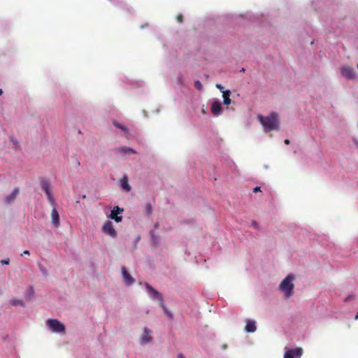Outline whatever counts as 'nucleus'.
<instances>
[{
    "label": "nucleus",
    "mask_w": 358,
    "mask_h": 358,
    "mask_svg": "<svg viewBox=\"0 0 358 358\" xmlns=\"http://www.w3.org/2000/svg\"><path fill=\"white\" fill-rule=\"evenodd\" d=\"M122 273L124 282L127 285H131L134 283L135 279L128 273L125 266L122 267Z\"/></svg>",
    "instance_id": "9b49d317"
},
{
    "label": "nucleus",
    "mask_w": 358,
    "mask_h": 358,
    "mask_svg": "<svg viewBox=\"0 0 358 358\" xmlns=\"http://www.w3.org/2000/svg\"><path fill=\"white\" fill-rule=\"evenodd\" d=\"M357 68H358V64H357Z\"/></svg>",
    "instance_id": "ea45409f"
},
{
    "label": "nucleus",
    "mask_w": 358,
    "mask_h": 358,
    "mask_svg": "<svg viewBox=\"0 0 358 358\" xmlns=\"http://www.w3.org/2000/svg\"><path fill=\"white\" fill-rule=\"evenodd\" d=\"M145 287L148 292V294L151 299L159 301L160 304L162 303V302H164L162 294L159 293L157 289L153 288L148 283L145 284Z\"/></svg>",
    "instance_id": "423d86ee"
},
{
    "label": "nucleus",
    "mask_w": 358,
    "mask_h": 358,
    "mask_svg": "<svg viewBox=\"0 0 358 358\" xmlns=\"http://www.w3.org/2000/svg\"><path fill=\"white\" fill-rule=\"evenodd\" d=\"M10 141L12 142L15 148L18 149L20 148V143H19L18 141L15 137L12 136L10 138Z\"/></svg>",
    "instance_id": "4be33fe9"
},
{
    "label": "nucleus",
    "mask_w": 358,
    "mask_h": 358,
    "mask_svg": "<svg viewBox=\"0 0 358 358\" xmlns=\"http://www.w3.org/2000/svg\"><path fill=\"white\" fill-rule=\"evenodd\" d=\"M123 212V208L116 206L111 210L110 214L108 216V217L113 220L116 222H120L122 220V214Z\"/></svg>",
    "instance_id": "0eeeda50"
},
{
    "label": "nucleus",
    "mask_w": 358,
    "mask_h": 358,
    "mask_svg": "<svg viewBox=\"0 0 358 358\" xmlns=\"http://www.w3.org/2000/svg\"><path fill=\"white\" fill-rule=\"evenodd\" d=\"M294 275L293 274L287 275L280 282V289L284 293L286 297H289L293 292Z\"/></svg>",
    "instance_id": "7ed1b4c3"
},
{
    "label": "nucleus",
    "mask_w": 358,
    "mask_h": 358,
    "mask_svg": "<svg viewBox=\"0 0 358 358\" xmlns=\"http://www.w3.org/2000/svg\"><path fill=\"white\" fill-rule=\"evenodd\" d=\"M150 236L154 244H157L158 243V237L155 236L154 231H150Z\"/></svg>",
    "instance_id": "5701e85b"
},
{
    "label": "nucleus",
    "mask_w": 358,
    "mask_h": 358,
    "mask_svg": "<svg viewBox=\"0 0 358 358\" xmlns=\"http://www.w3.org/2000/svg\"><path fill=\"white\" fill-rule=\"evenodd\" d=\"M260 191V187H255L254 189H253V192H257Z\"/></svg>",
    "instance_id": "2f4dec72"
},
{
    "label": "nucleus",
    "mask_w": 358,
    "mask_h": 358,
    "mask_svg": "<svg viewBox=\"0 0 358 358\" xmlns=\"http://www.w3.org/2000/svg\"><path fill=\"white\" fill-rule=\"evenodd\" d=\"M178 358H185L184 355L182 354H179L178 355Z\"/></svg>",
    "instance_id": "c9c22d12"
},
{
    "label": "nucleus",
    "mask_w": 358,
    "mask_h": 358,
    "mask_svg": "<svg viewBox=\"0 0 358 358\" xmlns=\"http://www.w3.org/2000/svg\"><path fill=\"white\" fill-rule=\"evenodd\" d=\"M40 185L42 189L45 192L48 200L51 205L52 209L51 212L52 224L55 228H58L60 225L59 215L57 210V203L51 192V187L50 181L45 178H40Z\"/></svg>",
    "instance_id": "f257e3e1"
},
{
    "label": "nucleus",
    "mask_w": 358,
    "mask_h": 358,
    "mask_svg": "<svg viewBox=\"0 0 358 358\" xmlns=\"http://www.w3.org/2000/svg\"><path fill=\"white\" fill-rule=\"evenodd\" d=\"M194 86L199 91H201L203 88L202 84L199 80H196L194 82Z\"/></svg>",
    "instance_id": "393cba45"
},
{
    "label": "nucleus",
    "mask_w": 358,
    "mask_h": 358,
    "mask_svg": "<svg viewBox=\"0 0 358 358\" xmlns=\"http://www.w3.org/2000/svg\"><path fill=\"white\" fill-rule=\"evenodd\" d=\"M113 125L116 128L121 129L125 134H128V129L124 125H123L117 122H114Z\"/></svg>",
    "instance_id": "a211bd4d"
},
{
    "label": "nucleus",
    "mask_w": 358,
    "mask_h": 358,
    "mask_svg": "<svg viewBox=\"0 0 358 358\" xmlns=\"http://www.w3.org/2000/svg\"><path fill=\"white\" fill-rule=\"evenodd\" d=\"M303 350L301 348L287 349L284 358H301Z\"/></svg>",
    "instance_id": "9d476101"
},
{
    "label": "nucleus",
    "mask_w": 358,
    "mask_h": 358,
    "mask_svg": "<svg viewBox=\"0 0 358 358\" xmlns=\"http://www.w3.org/2000/svg\"><path fill=\"white\" fill-rule=\"evenodd\" d=\"M46 324L55 333H61L65 330V326L57 319H48Z\"/></svg>",
    "instance_id": "39448f33"
},
{
    "label": "nucleus",
    "mask_w": 358,
    "mask_h": 358,
    "mask_svg": "<svg viewBox=\"0 0 358 358\" xmlns=\"http://www.w3.org/2000/svg\"><path fill=\"white\" fill-rule=\"evenodd\" d=\"M231 92L229 90L222 91L223 103L225 105H229L231 103V99L229 98Z\"/></svg>",
    "instance_id": "dca6fc26"
},
{
    "label": "nucleus",
    "mask_w": 358,
    "mask_h": 358,
    "mask_svg": "<svg viewBox=\"0 0 358 358\" xmlns=\"http://www.w3.org/2000/svg\"><path fill=\"white\" fill-rule=\"evenodd\" d=\"M38 267H39V270L41 272V273L47 277L48 275V270L46 269V268H45L43 266H42L41 264H38Z\"/></svg>",
    "instance_id": "aec40b11"
},
{
    "label": "nucleus",
    "mask_w": 358,
    "mask_h": 358,
    "mask_svg": "<svg viewBox=\"0 0 358 358\" xmlns=\"http://www.w3.org/2000/svg\"><path fill=\"white\" fill-rule=\"evenodd\" d=\"M153 341L152 331L148 327H144L143 332L138 338V343L141 345H148Z\"/></svg>",
    "instance_id": "20e7f679"
},
{
    "label": "nucleus",
    "mask_w": 358,
    "mask_h": 358,
    "mask_svg": "<svg viewBox=\"0 0 358 358\" xmlns=\"http://www.w3.org/2000/svg\"><path fill=\"white\" fill-rule=\"evenodd\" d=\"M129 149V147H126V146H122L120 148H119L117 149L118 152L122 153V154H126V153H128V150Z\"/></svg>",
    "instance_id": "b1692460"
},
{
    "label": "nucleus",
    "mask_w": 358,
    "mask_h": 358,
    "mask_svg": "<svg viewBox=\"0 0 358 358\" xmlns=\"http://www.w3.org/2000/svg\"><path fill=\"white\" fill-rule=\"evenodd\" d=\"M29 255V251L26 250L23 252V253L21 255Z\"/></svg>",
    "instance_id": "72a5a7b5"
},
{
    "label": "nucleus",
    "mask_w": 358,
    "mask_h": 358,
    "mask_svg": "<svg viewBox=\"0 0 358 358\" xmlns=\"http://www.w3.org/2000/svg\"><path fill=\"white\" fill-rule=\"evenodd\" d=\"M2 92H2V90H1V89H0V94H2Z\"/></svg>",
    "instance_id": "58836bf2"
},
{
    "label": "nucleus",
    "mask_w": 358,
    "mask_h": 358,
    "mask_svg": "<svg viewBox=\"0 0 358 358\" xmlns=\"http://www.w3.org/2000/svg\"><path fill=\"white\" fill-rule=\"evenodd\" d=\"M355 320H358V313L355 315Z\"/></svg>",
    "instance_id": "4c0bfd02"
},
{
    "label": "nucleus",
    "mask_w": 358,
    "mask_h": 358,
    "mask_svg": "<svg viewBox=\"0 0 358 358\" xmlns=\"http://www.w3.org/2000/svg\"><path fill=\"white\" fill-rule=\"evenodd\" d=\"M216 87L218 88L222 92V91H224V87L221 84H219V83L216 84Z\"/></svg>",
    "instance_id": "bb28decb"
},
{
    "label": "nucleus",
    "mask_w": 358,
    "mask_h": 358,
    "mask_svg": "<svg viewBox=\"0 0 358 358\" xmlns=\"http://www.w3.org/2000/svg\"><path fill=\"white\" fill-rule=\"evenodd\" d=\"M252 226L255 228V229H258L259 226H258V223L255 221V220H253L252 222Z\"/></svg>",
    "instance_id": "c85d7f7f"
},
{
    "label": "nucleus",
    "mask_w": 358,
    "mask_h": 358,
    "mask_svg": "<svg viewBox=\"0 0 358 358\" xmlns=\"http://www.w3.org/2000/svg\"><path fill=\"white\" fill-rule=\"evenodd\" d=\"M120 187L121 188L127 192H129L131 191V186L129 185V182H128V178L126 175L123 176L122 177V178L120 179Z\"/></svg>",
    "instance_id": "ddd939ff"
},
{
    "label": "nucleus",
    "mask_w": 358,
    "mask_h": 358,
    "mask_svg": "<svg viewBox=\"0 0 358 358\" xmlns=\"http://www.w3.org/2000/svg\"><path fill=\"white\" fill-rule=\"evenodd\" d=\"M341 73L342 76L348 80H354L357 78V74L355 69L350 66H343L341 69Z\"/></svg>",
    "instance_id": "6e6552de"
},
{
    "label": "nucleus",
    "mask_w": 358,
    "mask_h": 358,
    "mask_svg": "<svg viewBox=\"0 0 358 358\" xmlns=\"http://www.w3.org/2000/svg\"><path fill=\"white\" fill-rule=\"evenodd\" d=\"M102 231L112 238H116L117 233L113 227V224L110 221H106L102 227Z\"/></svg>",
    "instance_id": "1a4fd4ad"
},
{
    "label": "nucleus",
    "mask_w": 358,
    "mask_h": 358,
    "mask_svg": "<svg viewBox=\"0 0 358 358\" xmlns=\"http://www.w3.org/2000/svg\"><path fill=\"white\" fill-rule=\"evenodd\" d=\"M160 306L162 308V309L164 310V311L165 312V313L169 317V318L173 319V315L172 313L168 310V308L166 307L164 302H162Z\"/></svg>",
    "instance_id": "6ab92c4d"
},
{
    "label": "nucleus",
    "mask_w": 358,
    "mask_h": 358,
    "mask_svg": "<svg viewBox=\"0 0 358 358\" xmlns=\"http://www.w3.org/2000/svg\"><path fill=\"white\" fill-rule=\"evenodd\" d=\"M34 291L33 287H29V289L27 291V294H26L27 298L28 299H31L34 296Z\"/></svg>",
    "instance_id": "412c9836"
},
{
    "label": "nucleus",
    "mask_w": 358,
    "mask_h": 358,
    "mask_svg": "<svg viewBox=\"0 0 358 358\" xmlns=\"http://www.w3.org/2000/svg\"><path fill=\"white\" fill-rule=\"evenodd\" d=\"M18 194L19 189L17 187L14 188L10 194L5 196L4 202L7 204L12 203L16 199Z\"/></svg>",
    "instance_id": "f8f14e48"
},
{
    "label": "nucleus",
    "mask_w": 358,
    "mask_h": 358,
    "mask_svg": "<svg viewBox=\"0 0 358 358\" xmlns=\"http://www.w3.org/2000/svg\"><path fill=\"white\" fill-rule=\"evenodd\" d=\"M222 110V105L219 101H215L212 103L211 112L216 116L220 115Z\"/></svg>",
    "instance_id": "4468645a"
},
{
    "label": "nucleus",
    "mask_w": 358,
    "mask_h": 358,
    "mask_svg": "<svg viewBox=\"0 0 358 358\" xmlns=\"http://www.w3.org/2000/svg\"><path fill=\"white\" fill-rule=\"evenodd\" d=\"M147 208H148V210L149 212H151V210H152V207H151V206H150V205H148V206H147Z\"/></svg>",
    "instance_id": "f704fd0d"
},
{
    "label": "nucleus",
    "mask_w": 358,
    "mask_h": 358,
    "mask_svg": "<svg viewBox=\"0 0 358 358\" xmlns=\"http://www.w3.org/2000/svg\"><path fill=\"white\" fill-rule=\"evenodd\" d=\"M285 143L286 145H289V141L288 139H286V140L285 141Z\"/></svg>",
    "instance_id": "e433bc0d"
},
{
    "label": "nucleus",
    "mask_w": 358,
    "mask_h": 358,
    "mask_svg": "<svg viewBox=\"0 0 358 358\" xmlns=\"http://www.w3.org/2000/svg\"><path fill=\"white\" fill-rule=\"evenodd\" d=\"M354 299V296L352 295H349L348 296H347L345 299H344V301H348L350 300H352Z\"/></svg>",
    "instance_id": "cd10ccee"
},
{
    "label": "nucleus",
    "mask_w": 358,
    "mask_h": 358,
    "mask_svg": "<svg viewBox=\"0 0 358 358\" xmlns=\"http://www.w3.org/2000/svg\"><path fill=\"white\" fill-rule=\"evenodd\" d=\"M256 322L252 320H248L245 327V331L248 333H253L256 331Z\"/></svg>",
    "instance_id": "2eb2a0df"
},
{
    "label": "nucleus",
    "mask_w": 358,
    "mask_h": 358,
    "mask_svg": "<svg viewBox=\"0 0 358 358\" xmlns=\"http://www.w3.org/2000/svg\"><path fill=\"white\" fill-rule=\"evenodd\" d=\"M127 150H128V153H132V154L136 153V150H134V149H132L131 148H129V149H127Z\"/></svg>",
    "instance_id": "c756f323"
},
{
    "label": "nucleus",
    "mask_w": 358,
    "mask_h": 358,
    "mask_svg": "<svg viewBox=\"0 0 358 358\" xmlns=\"http://www.w3.org/2000/svg\"><path fill=\"white\" fill-rule=\"evenodd\" d=\"M178 19V21L181 23L182 22V15H179L177 17Z\"/></svg>",
    "instance_id": "7c9ffc66"
},
{
    "label": "nucleus",
    "mask_w": 358,
    "mask_h": 358,
    "mask_svg": "<svg viewBox=\"0 0 358 358\" xmlns=\"http://www.w3.org/2000/svg\"><path fill=\"white\" fill-rule=\"evenodd\" d=\"M353 142L356 145L357 148H358V141L357 139L354 138Z\"/></svg>",
    "instance_id": "473e14b6"
},
{
    "label": "nucleus",
    "mask_w": 358,
    "mask_h": 358,
    "mask_svg": "<svg viewBox=\"0 0 358 358\" xmlns=\"http://www.w3.org/2000/svg\"><path fill=\"white\" fill-rule=\"evenodd\" d=\"M257 118L262 124L265 132L277 130L279 127L278 117L275 113H271L267 116L259 115Z\"/></svg>",
    "instance_id": "f03ea898"
},
{
    "label": "nucleus",
    "mask_w": 358,
    "mask_h": 358,
    "mask_svg": "<svg viewBox=\"0 0 358 358\" xmlns=\"http://www.w3.org/2000/svg\"><path fill=\"white\" fill-rule=\"evenodd\" d=\"M0 262L3 265H8L10 263V259H3Z\"/></svg>",
    "instance_id": "a878e982"
},
{
    "label": "nucleus",
    "mask_w": 358,
    "mask_h": 358,
    "mask_svg": "<svg viewBox=\"0 0 358 358\" xmlns=\"http://www.w3.org/2000/svg\"><path fill=\"white\" fill-rule=\"evenodd\" d=\"M10 303L11 305H13L14 306H20L24 307L25 306L24 301L20 299H12L10 301Z\"/></svg>",
    "instance_id": "f3484780"
}]
</instances>
